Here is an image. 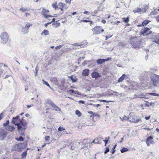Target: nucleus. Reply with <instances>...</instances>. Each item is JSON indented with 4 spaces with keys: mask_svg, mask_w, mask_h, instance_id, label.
<instances>
[{
    "mask_svg": "<svg viewBox=\"0 0 159 159\" xmlns=\"http://www.w3.org/2000/svg\"><path fill=\"white\" fill-rule=\"evenodd\" d=\"M151 39L153 40V42L159 44V34L157 33L153 32L152 34Z\"/></svg>",
    "mask_w": 159,
    "mask_h": 159,
    "instance_id": "nucleus-7",
    "label": "nucleus"
},
{
    "mask_svg": "<svg viewBox=\"0 0 159 159\" xmlns=\"http://www.w3.org/2000/svg\"><path fill=\"white\" fill-rule=\"evenodd\" d=\"M80 21L81 22H90V25H91V24L93 23V21H92L87 20H80Z\"/></svg>",
    "mask_w": 159,
    "mask_h": 159,
    "instance_id": "nucleus-39",
    "label": "nucleus"
},
{
    "mask_svg": "<svg viewBox=\"0 0 159 159\" xmlns=\"http://www.w3.org/2000/svg\"><path fill=\"white\" fill-rule=\"evenodd\" d=\"M79 103H81L83 104H84L85 103V102L83 100H80L78 102Z\"/></svg>",
    "mask_w": 159,
    "mask_h": 159,
    "instance_id": "nucleus-53",
    "label": "nucleus"
},
{
    "mask_svg": "<svg viewBox=\"0 0 159 159\" xmlns=\"http://www.w3.org/2000/svg\"><path fill=\"white\" fill-rule=\"evenodd\" d=\"M43 34L45 36L49 34V31L47 30H44L41 33V34L42 35Z\"/></svg>",
    "mask_w": 159,
    "mask_h": 159,
    "instance_id": "nucleus-29",
    "label": "nucleus"
},
{
    "mask_svg": "<svg viewBox=\"0 0 159 159\" xmlns=\"http://www.w3.org/2000/svg\"><path fill=\"white\" fill-rule=\"evenodd\" d=\"M134 98H148V97H146V95H144L143 93H141L140 94H139L138 95H134Z\"/></svg>",
    "mask_w": 159,
    "mask_h": 159,
    "instance_id": "nucleus-18",
    "label": "nucleus"
},
{
    "mask_svg": "<svg viewBox=\"0 0 159 159\" xmlns=\"http://www.w3.org/2000/svg\"><path fill=\"white\" fill-rule=\"evenodd\" d=\"M150 22V20L147 19L144 20L142 22L143 26L147 25Z\"/></svg>",
    "mask_w": 159,
    "mask_h": 159,
    "instance_id": "nucleus-24",
    "label": "nucleus"
},
{
    "mask_svg": "<svg viewBox=\"0 0 159 159\" xmlns=\"http://www.w3.org/2000/svg\"><path fill=\"white\" fill-rule=\"evenodd\" d=\"M151 82L153 85L156 87L157 86L159 83V75L156 74H152L150 77Z\"/></svg>",
    "mask_w": 159,
    "mask_h": 159,
    "instance_id": "nucleus-3",
    "label": "nucleus"
},
{
    "mask_svg": "<svg viewBox=\"0 0 159 159\" xmlns=\"http://www.w3.org/2000/svg\"><path fill=\"white\" fill-rule=\"evenodd\" d=\"M27 155V151H25L23 152L21 154V156L23 158H25Z\"/></svg>",
    "mask_w": 159,
    "mask_h": 159,
    "instance_id": "nucleus-36",
    "label": "nucleus"
},
{
    "mask_svg": "<svg viewBox=\"0 0 159 159\" xmlns=\"http://www.w3.org/2000/svg\"><path fill=\"white\" fill-rule=\"evenodd\" d=\"M116 146H117L116 144H115L113 146V147L112 148V151L111 152L112 154H113L115 153V152L116 151L115 148H116Z\"/></svg>",
    "mask_w": 159,
    "mask_h": 159,
    "instance_id": "nucleus-37",
    "label": "nucleus"
},
{
    "mask_svg": "<svg viewBox=\"0 0 159 159\" xmlns=\"http://www.w3.org/2000/svg\"><path fill=\"white\" fill-rule=\"evenodd\" d=\"M94 116L99 117V115L98 114H96L95 113H94L93 117Z\"/></svg>",
    "mask_w": 159,
    "mask_h": 159,
    "instance_id": "nucleus-61",
    "label": "nucleus"
},
{
    "mask_svg": "<svg viewBox=\"0 0 159 159\" xmlns=\"http://www.w3.org/2000/svg\"><path fill=\"white\" fill-rule=\"evenodd\" d=\"M140 119H138L134 120V121H133V122L134 123H137L138 122H139V121H140Z\"/></svg>",
    "mask_w": 159,
    "mask_h": 159,
    "instance_id": "nucleus-52",
    "label": "nucleus"
},
{
    "mask_svg": "<svg viewBox=\"0 0 159 159\" xmlns=\"http://www.w3.org/2000/svg\"><path fill=\"white\" fill-rule=\"evenodd\" d=\"M146 94H149L150 95L154 96H156L158 95V94H157V93H147Z\"/></svg>",
    "mask_w": 159,
    "mask_h": 159,
    "instance_id": "nucleus-48",
    "label": "nucleus"
},
{
    "mask_svg": "<svg viewBox=\"0 0 159 159\" xmlns=\"http://www.w3.org/2000/svg\"><path fill=\"white\" fill-rule=\"evenodd\" d=\"M89 70L88 69H85L83 70L82 75L84 76H88L89 74Z\"/></svg>",
    "mask_w": 159,
    "mask_h": 159,
    "instance_id": "nucleus-20",
    "label": "nucleus"
},
{
    "mask_svg": "<svg viewBox=\"0 0 159 159\" xmlns=\"http://www.w3.org/2000/svg\"><path fill=\"white\" fill-rule=\"evenodd\" d=\"M28 89V87L27 86H26L25 87V91H27Z\"/></svg>",
    "mask_w": 159,
    "mask_h": 159,
    "instance_id": "nucleus-64",
    "label": "nucleus"
},
{
    "mask_svg": "<svg viewBox=\"0 0 159 159\" xmlns=\"http://www.w3.org/2000/svg\"><path fill=\"white\" fill-rule=\"evenodd\" d=\"M33 106V105H27V107L28 108H30L31 107H32Z\"/></svg>",
    "mask_w": 159,
    "mask_h": 159,
    "instance_id": "nucleus-62",
    "label": "nucleus"
},
{
    "mask_svg": "<svg viewBox=\"0 0 159 159\" xmlns=\"http://www.w3.org/2000/svg\"><path fill=\"white\" fill-rule=\"evenodd\" d=\"M148 8V5H146V6H145V8H144V9L145 10V12H146Z\"/></svg>",
    "mask_w": 159,
    "mask_h": 159,
    "instance_id": "nucleus-60",
    "label": "nucleus"
},
{
    "mask_svg": "<svg viewBox=\"0 0 159 159\" xmlns=\"http://www.w3.org/2000/svg\"><path fill=\"white\" fill-rule=\"evenodd\" d=\"M119 46H121L122 47H124L126 43L120 41L119 43Z\"/></svg>",
    "mask_w": 159,
    "mask_h": 159,
    "instance_id": "nucleus-41",
    "label": "nucleus"
},
{
    "mask_svg": "<svg viewBox=\"0 0 159 159\" xmlns=\"http://www.w3.org/2000/svg\"><path fill=\"white\" fill-rule=\"evenodd\" d=\"M44 16V17L46 18H48V17H49V15H47L46 14L43 15Z\"/></svg>",
    "mask_w": 159,
    "mask_h": 159,
    "instance_id": "nucleus-57",
    "label": "nucleus"
},
{
    "mask_svg": "<svg viewBox=\"0 0 159 159\" xmlns=\"http://www.w3.org/2000/svg\"><path fill=\"white\" fill-rule=\"evenodd\" d=\"M30 10V9L29 8H21L20 9V10L21 11L23 12H24L25 11H28Z\"/></svg>",
    "mask_w": 159,
    "mask_h": 159,
    "instance_id": "nucleus-34",
    "label": "nucleus"
},
{
    "mask_svg": "<svg viewBox=\"0 0 159 159\" xmlns=\"http://www.w3.org/2000/svg\"><path fill=\"white\" fill-rule=\"evenodd\" d=\"M68 93H75V94H78L79 95H81V93H80L79 92L76 91H75L73 89H70L68 91Z\"/></svg>",
    "mask_w": 159,
    "mask_h": 159,
    "instance_id": "nucleus-22",
    "label": "nucleus"
},
{
    "mask_svg": "<svg viewBox=\"0 0 159 159\" xmlns=\"http://www.w3.org/2000/svg\"><path fill=\"white\" fill-rule=\"evenodd\" d=\"M49 12V11L48 9H46L44 7H43L41 11L42 14L43 15L46 14Z\"/></svg>",
    "mask_w": 159,
    "mask_h": 159,
    "instance_id": "nucleus-23",
    "label": "nucleus"
},
{
    "mask_svg": "<svg viewBox=\"0 0 159 159\" xmlns=\"http://www.w3.org/2000/svg\"><path fill=\"white\" fill-rule=\"evenodd\" d=\"M52 6L53 8H54L55 9L57 8V2H55L54 3L52 4Z\"/></svg>",
    "mask_w": 159,
    "mask_h": 159,
    "instance_id": "nucleus-44",
    "label": "nucleus"
},
{
    "mask_svg": "<svg viewBox=\"0 0 159 159\" xmlns=\"http://www.w3.org/2000/svg\"><path fill=\"white\" fill-rule=\"evenodd\" d=\"M26 147V146L25 144L20 143L16 144L13 150L20 151L21 149L25 148Z\"/></svg>",
    "mask_w": 159,
    "mask_h": 159,
    "instance_id": "nucleus-6",
    "label": "nucleus"
},
{
    "mask_svg": "<svg viewBox=\"0 0 159 159\" xmlns=\"http://www.w3.org/2000/svg\"><path fill=\"white\" fill-rule=\"evenodd\" d=\"M58 5L59 6V8H63L64 7H65V6H66V5L64 3L60 2L59 3Z\"/></svg>",
    "mask_w": 159,
    "mask_h": 159,
    "instance_id": "nucleus-27",
    "label": "nucleus"
},
{
    "mask_svg": "<svg viewBox=\"0 0 159 159\" xmlns=\"http://www.w3.org/2000/svg\"><path fill=\"white\" fill-rule=\"evenodd\" d=\"M19 134L22 136L25 135V131L27 128V123L24 121V117L21 119L19 118V123L16 124Z\"/></svg>",
    "mask_w": 159,
    "mask_h": 159,
    "instance_id": "nucleus-1",
    "label": "nucleus"
},
{
    "mask_svg": "<svg viewBox=\"0 0 159 159\" xmlns=\"http://www.w3.org/2000/svg\"><path fill=\"white\" fill-rule=\"evenodd\" d=\"M129 78L128 76L125 74L122 75V76L119 78L118 80V82H121L124 80H127Z\"/></svg>",
    "mask_w": 159,
    "mask_h": 159,
    "instance_id": "nucleus-16",
    "label": "nucleus"
},
{
    "mask_svg": "<svg viewBox=\"0 0 159 159\" xmlns=\"http://www.w3.org/2000/svg\"><path fill=\"white\" fill-rule=\"evenodd\" d=\"M142 11V10L141 8H137V10H134L133 11L134 13H139L141 12Z\"/></svg>",
    "mask_w": 159,
    "mask_h": 159,
    "instance_id": "nucleus-35",
    "label": "nucleus"
},
{
    "mask_svg": "<svg viewBox=\"0 0 159 159\" xmlns=\"http://www.w3.org/2000/svg\"><path fill=\"white\" fill-rule=\"evenodd\" d=\"M80 143L77 142L73 141L72 143V145L69 148V149L71 150H75L76 148H78L79 145Z\"/></svg>",
    "mask_w": 159,
    "mask_h": 159,
    "instance_id": "nucleus-10",
    "label": "nucleus"
},
{
    "mask_svg": "<svg viewBox=\"0 0 159 159\" xmlns=\"http://www.w3.org/2000/svg\"><path fill=\"white\" fill-rule=\"evenodd\" d=\"M103 141L105 142V143L107 144L108 141H109V139L107 140H103Z\"/></svg>",
    "mask_w": 159,
    "mask_h": 159,
    "instance_id": "nucleus-58",
    "label": "nucleus"
},
{
    "mask_svg": "<svg viewBox=\"0 0 159 159\" xmlns=\"http://www.w3.org/2000/svg\"><path fill=\"white\" fill-rule=\"evenodd\" d=\"M87 112L88 113L91 114V115L90 116V119H92V120H93V119L94 113L91 111H88Z\"/></svg>",
    "mask_w": 159,
    "mask_h": 159,
    "instance_id": "nucleus-26",
    "label": "nucleus"
},
{
    "mask_svg": "<svg viewBox=\"0 0 159 159\" xmlns=\"http://www.w3.org/2000/svg\"><path fill=\"white\" fill-rule=\"evenodd\" d=\"M50 139V137L48 136H46L45 137V139L46 140H48Z\"/></svg>",
    "mask_w": 159,
    "mask_h": 159,
    "instance_id": "nucleus-54",
    "label": "nucleus"
},
{
    "mask_svg": "<svg viewBox=\"0 0 159 159\" xmlns=\"http://www.w3.org/2000/svg\"><path fill=\"white\" fill-rule=\"evenodd\" d=\"M52 108V109L56 111H61L60 109L57 106L55 105L54 103L51 106Z\"/></svg>",
    "mask_w": 159,
    "mask_h": 159,
    "instance_id": "nucleus-21",
    "label": "nucleus"
},
{
    "mask_svg": "<svg viewBox=\"0 0 159 159\" xmlns=\"http://www.w3.org/2000/svg\"><path fill=\"white\" fill-rule=\"evenodd\" d=\"M46 102L47 103L50 105L51 106L54 103L50 99H47Z\"/></svg>",
    "mask_w": 159,
    "mask_h": 159,
    "instance_id": "nucleus-28",
    "label": "nucleus"
},
{
    "mask_svg": "<svg viewBox=\"0 0 159 159\" xmlns=\"http://www.w3.org/2000/svg\"><path fill=\"white\" fill-rule=\"evenodd\" d=\"M121 119L122 120H128L129 119V117L125 115Z\"/></svg>",
    "mask_w": 159,
    "mask_h": 159,
    "instance_id": "nucleus-50",
    "label": "nucleus"
},
{
    "mask_svg": "<svg viewBox=\"0 0 159 159\" xmlns=\"http://www.w3.org/2000/svg\"><path fill=\"white\" fill-rule=\"evenodd\" d=\"M3 113H2L0 114V120L3 118Z\"/></svg>",
    "mask_w": 159,
    "mask_h": 159,
    "instance_id": "nucleus-55",
    "label": "nucleus"
},
{
    "mask_svg": "<svg viewBox=\"0 0 159 159\" xmlns=\"http://www.w3.org/2000/svg\"><path fill=\"white\" fill-rule=\"evenodd\" d=\"M75 114L77 115L79 117H80L81 116L82 114L81 112L78 110H76L75 111Z\"/></svg>",
    "mask_w": 159,
    "mask_h": 159,
    "instance_id": "nucleus-38",
    "label": "nucleus"
},
{
    "mask_svg": "<svg viewBox=\"0 0 159 159\" xmlns=\"http://www.w3.org/2000/svg\"><path fill=\"white\" fill-rule=\"evenodd\" d=\"M111 59V57H108L106 59L100 58L97 59L96 62L98 65H99L102 64L105 61H107Z\"/></svg>",
    "mask_w": 159,
    "mask_h": 159,
    "instance_id": "nucleus-11",
    "label": "nucleus"
},
{
    "mask_svg": "<svg viewBox=\"0 0 159 159\" xmlns=\"http://www.w3.org/2000/svg\"><path fill=\"white\" fill-rule=\"evenodd\" d=\"M123 21L125 23H128L129 21V17L126 18H123Z\"/></svg>",
    "mask_w": 159,
    "mask_h": 159,
    "instance_id": "nucleus-32",
    "label": "nucleus"
},
{
    "mask_svg": "<svg viewBox=\"0 0 159 159\" xmlns=\"http://www.w3.org/2000/svg\"><path fill=\"white\" fill-rule=\"evenodd\" d=\"M15 139L18 141H23L24 140V138L21 136H20L18 138H16Z\"/></svg>",
    "mask_w": 159,
    "mask_h": 159,
    "instance_id": "nucleus-30",
    "label": "nucleus"
},
{
    "mask_svg": "<svg viewBox=\"0 0 159 159\" xmlns=\"http://www.w3.org/2000/svg\"><path fill=\"white\" fill-rule=\"evenodd\" d=\"M153 137L152 136H150L148 137L146 139V143L148 146H150L151 144H153L154 141L153 140Z\"/></svg>",
    "mask_w": 159,
    "mask_h": 159,
    "instance_id": "nucleus-12",
    "label": "nucleus"
},
{
    "mask_svg": "<svg viewBox=\"0 0 159 159\" xmlns=\"http://www.w3.org/2000/svg\"><path fill=\"white\" fill-rule=\"evenodd\" d=\"M101 30V26H95L92 29L93 34H100V30Z\"/></svg>",
    "mask_w": 159,
    "mask_h": 159,
    "instance_id": "nucleus-13",
    "label": "nucleus"
},
{
    "mask_svg": "<svg viewBox=\"0 0 159 159\" xmlns=\"http://www.w3.org/2000/svg\"><path fill=\"white\" fill-rule=\"evenodd\" d=\"M93 78H97L101 77V75L98 72L94 71L91 74Z\"/></svg>",
    "mask_w": 159,
    "mask_h": 159,
    "instance_id": "nucleus-17",
    "label": "nucleus"
},
{
    "mask_svg": "<svg viewBox=\"0 0 159 159\" xmlns=\"http://www.w3.org/2000/svg\"><path fill=\"white\" fill-rule=\"evenodd\" d=\"M99 101L100 102H113L111 101H107V100H102V99L99 100Z\"/></svg>",
    "mask_w": 159,
    "mask_h": 159,
    "instance_id": "nucleus-45",
    "label": "nucleus"
},
{
    "mask_svg": "<svg viewBox=\"0 0 159 159\" xmlns=\"http://www.w3.org/2000/svg\"><path fill=\"white\" fill-rule=\"evenodd\" d=\"M145 106L146 107H149V103L148 102H147V103L145 104Z\"/></svg>",
    "mask_w": 159,
    "mask_h": 159,
    "instance_id": "nucleus-63",
    "label": "nucleus"
},
{
    "mask_svg": "<svg viewBox=\"0 0 159 159\" xmlns=\"http://www.w3.org/2000/svg\"><path fill=\"white\" fill-rule=\"evenodd\" d=\"M1 38L2 40V43L3 44H6L9 40V36L7 32H3L2 33L1 35Z\"/></svg>",
    "mask_w": 159,
    "mask_h": 159,
    "instance_id": "nucleus-5",
    "label": "nucleus"
},
{
    "mask_svg": "<svg viewBox=\"0 0 159 159\" xmlns=\"http://www.w3.org/2000/svg\"><path fill=\"white\" fill-rule=\"evenodd\" d=\"M19 115H18L15 117H13L11 123L13 124H14L15 125L17 126V125L16 124L19 123Z\"/></svg>",
    "mask_w": 159,
    "mask_h": 159,
    "instance_id": "nucleus-14",
    "label": "nucleus"
},
{
    "mask_svg": "<svg viewBox=\"0 0 159 159\" xmlns=\"http://www.w3.org/2000/svg\"><path fill=\"white\" fill-rule=\"evenodd\" d=\"M153 32L150 30V28L147 27H144L143 29H142L140 32V34L144 36L152 34Z\"/></svg>",
    "mask_w": 159,
    "mask_h": 159,
    "instance_id": "nucleus-4",
    "label": "nucleus"
},
{
    "mask_svg": "<svg viewBox=\"0 0 159 159\" xmlns=\"http://www.w3.org/2000/svg\"><path fill=\"white\" fill-rule=\"evenodd\" d=\"M69 77H70V80L72 81V82H76L77 80V78H74L72 77V76H71Z\"/></svg>",
    "mask_w": 159,
    "mask_h": 159,
    "instance_id": "nucleus-42",
    "label": "nucleus"
},
{
    "mask_svg": "<svg viewBox=\"0 0 159 159\" xmlns=\"http://www.w3.org/2000/svg\"><path fill=\"white\" fill-rule=\"evenodd\" d=\"M110 149L106 147L105 148V150L104 151V154H106L108 152H109Z\"/></svg>",
    "mask_w": 159,
    "mask_h": 159,
    "instance_id": "nucleus-49",
    "label": "nucleus"
},
{
    "mask_svg": "<svg viewBox=\"0 0 159 159\" xmlns=\"http://www.w3.org/2000/svg\"><path fill=\"white\" fill-rule=\"evenodd\" d=\"M87 42H85V43H83V42L80 43H76L72 44V45L73 46H82L84 47L87 45Z\"/></svg>",
    "mask_w": 159,
    "mask_h": 159,
    "instance_id": "nucleus-15",
    "label": "nucleus"
},
{
    "mask_svg": "<svg viewBox=\"0 0 159 159\" xmlns=\"http://www.w3.org/2000/svg\"><path fill=\"white\" fill-rule=\"evenodd\" d=\"M5 129L6 130H8L10 131V132L13 131L15 129L14 126H11L10 125H8L6 127Z\"/></svg>",
    "mask_w": 159,
    "mask_h": 159,
    "instance_id": "nucleus-19",
    "label": "nucleus"
},
{
    "mask_svg": "<svg viewBox=\"0 0 159 159\" xmlns=\"http://www.w3.org/2000/svg\"><path fill=\"white\" fill-rule=\"evenodd\" d=\"M65 128L61 126H60L58 129L59 131H61L63 130H65Z\"/></svg>",
    "mask_w": 159,
    "mask_h": 159,
    "instance_id": "nucleus-47",
    "label": "nucleus"
},
{
    "mask_svg": "<svg viewBox=\"0 0 159 159\" xmlns=\"http://www.w3.org/2000/svg\"><path fill=\"white\" fill-rule=\"evenodd\" d=\"M32 25V24L27 23V24L26 25L25 27L22 28L21 31L24 34H26L28 32V30L30 26Z\"/></svg>",
    "mask_w": 159,
    "mask_h": 159,
    "instance_id": "nucleus-9",
    "label": "nucleus"
},
{
    "mask_svg": "<svg viewBox=\"0 0 159 159\" xmlns=\"http://www.w3.org/2000/svg\"><path fill=\"white\" fill-rule=\"evenodd\" d=\"M129 149L125 148H123L121 149L120 150V152L121 153H123L128 151Z\"/></svg>",
    "mask_w": 159,
    "mask_h": 159,
    "instance_id": "nucleus-33",
    "label": "nucleus"
},
{
    "mask_svg": "<svg viewBox=\"0 0 159 159\" xmlns=\"http://www.w3.org/2000/svg\"><path fill=\"white\" fill-rule=\"evenodd\" d=\"M71 145H72V143L66 142L65 144V147H66V146L70 147L71 146Z\"/></svg>",
    "mask_w": 159,
    "mask_h": 159,
    "instance_id": "nucleus-46",
    "label": "nucleus"
},
{
    "mask_svg": "<svg viewBox=\"0 0 159 159\" xmlns=\"http://www.w3.org/2000/svg\"><path fill=\"white\" fill-rule=\"evenodd\" d=\"M9 124V120H7L6 122L3 124V125L4 127H6Z\"/></svg>",
    "mask_w": 159,
    "mask_h": 159,
    "instance_id": "nucleus-43",
    "label": "nucleus"
},
{
    "mask_svg": "<svg viewBox=\"0 0 159 159\" xmlns=\"http://www.w3.org/2000/svg\"><path fill=\"white\" fill-rule=\"evenodd\" d=\"M157 10H154V11L151 12L150 14L151 15H157Z\"/></svg>",
    "mask_w": 159,
    "mask_h": 159,
    "instance_id": "nucleus-40",
    "label": "nucleus"
},
{
    "mask_svg": "<svg viewBox=\"0 0 159 159\" xmlns=\"http://www.w3.org/2000/svg\"><path fill=\"white\" fill-rule=\"evenodd\" d=\"M95 143L101 144L102 143V139L101 137L98 138L97 139H95Z\"/></svg>",
    "mask_w": 159,
    "mask_h": 159,
    "instance_id": "nucleus-25",
    "label": "nucleus"
},
{
    "mask_svg": "<svg viewBox=\"0 0 159 159\" xmlns=\"http://www.w3.org/2000/svg\"><path fill=\"white\" fill-rule=\"evenodd\" d=\"M156 20H157V21L158 22H159V15H158L156 17Z\"/></svg>",
    "mask_w": 159,
    "mask_h": 159,
    "instance_id": "nucleus-59",
    "label": "nucleus"
},
{
    "mask_svg": "<svg viewBox=\"0 0 159 159\" xmlns=\"http://www.w3.org/2000/svg\"><path fill=\"white\" fill-rule=\"evenodd\" d=\"M71 0H65V2L66 3L70 4Z\"/></svg>",
    "mask_w": 159,
    "mask_h": 159,
    "instance_id": "nucleus-56",
    "label": "nucleus"
},
{
    "mask_svg": "<svg viewBox=\"0 0 159 159\" xmlns=\"http://www.w3.org/2000/svg\"><path fill=\"white\" fill-rule=\"evenodd\" d=\"M42 80L43 82V84L46 85L47 86H48L50 89H52V88L50 87V85L47 82L45 81L43 79Z\"/></svg>",
    "mask_w": 159,
    "mask_h": 159,
    "instance_id": "nucleus-31",
    "label": "nucleus"
},
{
    "mask_svg": "<svg viewBox=\"0 0 159 159\" xmlns=\"http://www.w3.org/2000/svg\"><path fill=\"white\" fill-rule=\"evenodd\" d=\"M129 41L134 48L137 49L140 48L142 41L139 39L138 37H131L129 39Z\"/></svg>",
    "mask_w": 159,
    "mask_h": 159,
    "instance_id": "nucleus-2",
    "label": "nucleus"
},
{
    "mask_svg": "<svg viewBox=\"0 0 159 159\" xmlns=\"http://www.w3.org/2000/svg\"><path fill=\"white\" fill-rule=\"evenodd\" d=\"M62 47V45H60L56 46L55 47V49H59L60 48H61Z\"/></svg>",
    "mask_w": 159,
    "mask_h": 159,
    "instance_id": "nucleus-51",
    "label": "nucleus"
},
{
    "mask_svg": "<svg viewBox=\"0 0 159 159\" xmlns=\"http://www.w3.org/2000/svg\"><path fill=\"white\" fill-rule=\"evenodd\" d=\"M7 134L8 133L6 130L0 128V139L1 140L5 139Z\"/></svg>",
    "mask_w": 159,
    "mask_h": 159,
    "instance_id": "nucleus-8",
    "label": "nucleus"
}]
</instances>
